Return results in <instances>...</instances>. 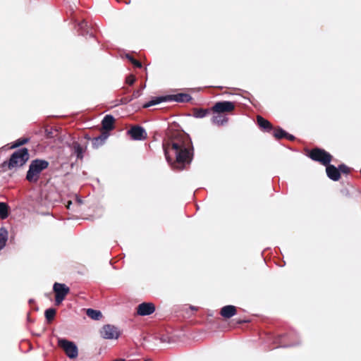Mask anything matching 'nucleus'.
<instances>
[{
  "mask_svg": "<svg viewBox=\"0 0 361 361\" xmlns=\"http://www.w3.org/2000/svg\"><path fill=\"white\" fill-rule=\"evenodd\" d=\"M101 336L105 339H118L121 335L118 329L111 324L104 325L100 330Z\"/></svg>",
  "mask_w": 361,
  "mask_h": 361,
  "instance_id": "obj_7",
  "label": "nucleus"
},
{
  "mask_svg": "<svg viewBox=\"0 0 361 361\" xmlns=\"http://www.w3.org/2000/svg\"><path fill=\"white\" fill-rule=\"evenodd\" d=\"M74 154L78 159H82L83 157V149L78 142H73V144Z\"/></svg>",
  "mask_w": 361,
  "mask_h": 361,
  "instance_id": "obj_20",
  "label": "nucleus"
},
{
  "mask_svg": "<svg viewBox=\"0 0 361 361\" xmlns=\"http://www.w3.org/2000/svg\"><path fill=\"white\" fill-rule=\"evenodd\" d=\"M126 58L132 63L133 61H135V59L133 58L130 55L126 54Z\"/></svg>",
  "mask_w": 361,
  "mask_h": 361,
  "instance_id": "obj_33",
  "label": "nucleus"
},
{
  "mask_svg": "<svg viewBox=\"0 0 361 361\" xmlns=\"http://www.w3.org/2000/svg\"><path fill=\"white\" fill-rule=\"evenodd\" d=\"M340 173H348L349 172V168L345 164H341L338 166Z\"/></svg>",
  "mask_w": 361,
  "mask_h": 361,
  "instance_id": "obj_28",
  "label": "nucleus"
},
{
  "mask_svg": "<svg viewBox=\"0 0 361 361\" xmlns=\"http://www.w3.org/2000/svg\"><path fill=\"white\" fill-rule=\"evenodd\" d=\"M326 171L327 176L334 181H337L341 177L340 171L334 165L329 164L326 165Z\"/></svg>",
  "mask_w": 361,
  "mask_h": 361,
  "instance_id": "obj_11",
  "label": "nucleus"
},
{
  "mask_svg": "<svg viewBox=\"0 0 361 361\" xmlns=\"http://www.w3.org/2000/svg\"><path fill=\"white\" fill-rule=\"evenodd\" d=\"M126 81L128 85H132L135 81V77L133 75H129L127 76Z\"/></svg>",
  "mask_w": 361,
  "mask_h": 361,
  "instance_id": "obj_27",
  "label": "nucleus"
},
{
  "mask_svg": "<svg viewBox=\"0 0 361 361\" xmlns=\"http://www.w3.org/2000/svg\"><path fill=\"white\" fill-rule=\"evenodd\" d=\"M8 235V231L6 228H0V250L6 246Z\"/></svg>",
  "mask_w": 361,
  "mask_h": 361,
  "instance_id": "obj_17",
  "label": "nucleus"
},
{
  "mask_svg": "<svg viewBox=\"0 0 361 361\" xmlns=\"http://www.w3.org/2000/svg\"><path fill=\"white\" fill-rule=\"evenodd\" d=\"M106 137V135L97 137L92 140V145L94 147H98L99 145H102L104 142Z\"/></svg>",
  "mask_w": 361,
  "mask_h": 361,
  "instance_id": "obj_24",
  "label": "nucleus"
},
{
  "mask_svg": "<svg viewBox=\"0 0 361 361\" xmlns=\"http://www.w3.org/2000/svg\"><path fill=\"white\" fill-rule=\"evenodd\" d=\"M170 147H164V154L168 163L171 164L172 159L169 156V151L174 152L176 161L178 164H189L192 161V152L185 145V142L182 140L172 141Z\"/></svg>",
  "mask_w": 361,
  "mask_h": 361,
  "instance_id": "obj_1",
  "label": "nucleus"
},
{
  "mask_svg": "<svg viewBox=\"0 0 361 361\" xmlns=\"http://www.w3.org/2000/svg\"><path fill=\"white\" fill-rule=\"evenodd\" d=\"M294 345L293 344H290V345H281V347H290V346H293Z\"/></svg>",
  "mask_w": 361,
  "mask_h": 361,
  "instance_id": "obj_35",
  "label": "nucleus"
},
{
  "mask_svg": "<svg viewBox=\"0 0 361 361\" xmlns=\"http://www.w3.org/2000/svg\"><path fill=\"white\" fill-rule=\"evenodd\" d=\"M128 134L130 135L131 138L134 140H144L147 137L145 130L138 126H133L128 130Z\"/></svg>",
  "mask_w": 361,
  "mask_h": 361,
  "instance_id": "obj_9",
  "label": "nucleus"
},
{
  "mask_svg": "<svg viewBox=\"0 0 361 361\" xmlns=\"http://www.w3.org/2000/svg\"><path fill=\"white\" fill-rule=\"evenodd\" d=\"M142 94V92L141 90H135L132 94V97L130 98V101L134 99H136V98H138L139 97H140Z\"/></svg>",
  "mask_w": 361,
  "mask_h": 361,
  "instance_id": "obj_29",
  "label": "nucleus"
},
{
  "mask_svg": "<svg viewBox=\"0 0 361 361\" xmlns=\"http://www.w3.org/2000/svg\"><path fill=\"white\" fill-rule=\"evenodd\" d=\"M86 314L89 317L94 320H99L102 317V312L99 310H96L91 308L86 310Z\"/></svg>",
  "mask_w": 361,
  "mask_h": 361,
  "instance_id": "obj_19",
  "label": "nucleus"
},
{
  "mask_svg": "<svg viewBox=\"0 0 361 361\" xmlns=\"http://www.w3.org/2000/svg\"><path fill=\"white\" fill-rule=\"evenodd\" d=\"M209 114L208 109H197L193 111V116L197 118H202L205 117Z\"/></svg>",
  "mask_w": 361,
  "mask_h": 361,
  "instance_id": "obj_21",
  "label": "nucleus"
},
{
  "mask_svg": "<svg viewBox=\"0 0 361 361\" xmlns=\"http://www.w3.org/2000/svg\"><path fill=\"white\" fill-rule=\"evenodd\" d=\"M71 204V202H70L68 203V208H69V207H70V204Z\"/></svg>",
  "mask_w": 361,
  "mask_h": 361,
  "instance_id": "obj_39",
  "label": "nucleus"
},
{
  "mask_svg": "<svg viewBox=\"0 0 361 361\" xmlns=\"http://www.w3.org/2000/svg\"><path fill=\"white\" fill-rule=\"evenodd\" d=\"M29 141V138H27V137H21V138H19L14 143L13 145H12V148H16V147H18L24 144H26L27 142H28Z\"/></svg>",
  "mask_w": 361,
  "mask_h": 361,
  "instance_id": "obj_26",
  "label": "nucleus"
},
{
  "mask_svg": "<svg viewBox=\"0 0 361 361\" xmlns=\"http://www.w3.org/2000/svg\"><path fill=\"white\" fill-rule=\"evenodd\" d=\"M190 308H191L192 310H197V307H193V306H191V307H190Z\"/></svg>",
  "mask_w": 361,
  "mask_h": 361,
  "instance_id": "obj_37",
  "label": "nucleus"
},
{
  "mask_svg": "<svg viewBox=\"0 0 361 361\" xmlns=\"http://www.w3.org/2000/svg\"><path fill=\"white\" fill-rule=\"evenodd\" d=\"M87 26V23L86 21H82L78 24V27L81 30H85V27Z\"/></svg>",
  "mask_w": 361,
  "mask_h": 361,
  "instance_id": "obj_30",
  "label": "nucleus"
},
{
  "mask_svg": "<svg viewBox=\"0 0 361 361\" xmlns=\"http://www.w3.org/2000/svg\"><path fill=\"white\" fill-rule=\"evenodd\" d=\"M114 361H125V360H123V359H119V360H114Z\"/></svg>",
  "mask_w": 361,
  "mask_h": 361,
  "instance_id": "obj_36",
  "label": "nucleus"
},
{
  "mask_svg": "<svg viewBox=\"0 0 361 361\" xmlns=\"http://www.w3.org/2000/svg\"><path fill=\"white\" fill-rule=\"evenodd\" d=\"M257 124L262 129H263L266 131H270L272 129V126H271V123L269 121L264 119L261 116H257Z\"/></svg>",
  "mask_w": 361,
  "mask_h": 361,
  "instance_id": "obj_15",
  "label": "nucleus"
},
{
  "mask_svg": "<svg viewBox=\"0 0 361 361\" xmlns=\"http://www.w3.org/2000/svg\"><path fill=\"white\" fill-rule=\"evenodd\" d=\"M309 156L312 160L319 161L324 166L330 164L331 161V155L322 149H312Z\"/></svg>",
  "mask_w": 361,
  "mask_h": 361,
  "instance_id": "obj_5",
  "label": "nucleus"
},
{
  "mask_svg": "<svg viewBox=\"0 0 361 361\" xmlns=\"http://www.w3.org/2000/svg\"><path fill=\"white\" fill-rule=\"evenodd\" d=\"M114 121L115 119L112 115H106L102 121V128L105 130H111L114 128Z\"/></svg>",
  "mask_w": 361,
  "mask_h": 361,
  "instance_id": "obj_14",
  "label": "nucleus"
},
{
  "mask_svg": "<svg viewBox=\"0 0 361 361\" xmlns=\"http://www.w3.org/2000/svg\"><path fill=\"white\" fill-rule=\"evenodd\" d=\"M142 89L145 88V85H142Z\"/></svg>",
  "mask_w": 361,
  "mask_h": 361,
  "instance_id": "obj_40",
  "label": "nucleus"
},
{
  "mask_svg": "<svg viewBox=\"0 0 361 361\" xmlns=\"http://www.w3.org/2000/svg\"><path fill=\"white\" fill-rule=\"evenodd\" d=\"M46 133H47V137H51V132L48 131V130H46Z\"/></svg>",
  "mask_w": 361,
  "mask_h": 361,
  "instance_id": "obj_34",
  "label": "nucleus"
},
{
  "mask_svg": "<svg viewBox=\"0 0 361 361\" xmlns=\"http://www.w3.org/2000/svg\"><path fill=\"white\" fill-rule=\"evenodd\" d=\"M163 102H168L167 96L156 97V98L152 99L151 101H149V102L143 105V107L144 108H148V107H150L152 106L160 104V103H161Z\"/></svg>",
  "mask_w": 361,
  "mask_h": 361,
  "instance_id": "obj_18",
  "label": "nucleus"
},
{
  "mask_svg": "<svg viewBox=\"0 0 361 361\" xmlns=\"http://www.w3.org/2000/svg\"><path fill=\"white\" fill-rule=\"evenodd\" d=\"M185 145H189V143H187V145L185 144ZM188 147H189L188 146H187ZM190 150H191L190 148H188ZM192 152V151H190Z\"/></svg>",
  "mask_w": 361,
  "mask_h": 361,
  "instance_id": "obj_38",
  "label": "nucleus"
},
{
  "mask_svg": "<svg viewBox=\"0 0 361 361\" xmlns=\"http://www.w3.org/2000/svg\"><path fill=\"white\" fill-rule=\"evenodd\" d=\"M49 166V162L44 159L32 160L27 172L26 179L30 183H37L42 171Z\"/></svg>",
  "mask_w": 361,
  "mask_h": 361,
  "instance_id": "obj_2",
  "label": "nucleus"
},
{
  "mask_svg": "<svg viewBox=\"0 0 361 361\" xmlns=\"http://www.w3.org/2000/svg\"><path fill=\"white\" fill-rule=\"evenodd\" d=\"M211 121L213 124L224 126L228 123V118L224 116L216 115L212 116Z\"/></svg>",
  "mask_w": 361,
  "mask_h": 361,
  "instance_id": "obj_16",
  "label": "nucleus"
},
{
  "mask_svg": "<svg viewBox=\"0 0 361 361\" xmlns=\"http://www.w3.org/2000/svg\"><path fill=\"white\" fill-rule=\"evenodd\" d=\"M142 89L145 88V85H142Z\"/></svg>",
  "mask_w": 361,
  "mask_h": 361,
  "instance_id": "obj_41",
  "label": "nucleus"
},
{
  "mask_svg": "<svg viewBox=\"0 0 361 361\" xmlns=\"http://www.w3.org/2000/svg\"><path fill=\"white\" fill-rule=\"evenodd\" d=\"M8 205L5 202H0V217L5 219L8 217Z\"/></svg>",
  "mask_w": 361,
  "mask_h": 361,
  "instance_id": "obj_22",
  "label": "nucleus"
},
{
  "mask_svg": "<svg viewBox=\"0 0 361 361\" xmlns=\"http://www.w3.org/2000/svg\"><path fill=\"white\" fill-rule=\"evenodd\" d=\"M29 159V153L27 148H21L16 151L11 156L8 161H5L3 166L8 169L18 168L23 166Z\"/></svg>",
  "mask_w": 361,
  "mask_h": 361,
  "instance_id": "obj_3",
  "label": "nucleus"
},
{
  "mask_svg": "<svg viewBox=\"0 0 361 361\" xmlns=\"http://www.w3.org/2000/svg\"><path fill=\"white\" fill-rule=\"evenodd\" d=\"M58 345L63 348L66 355L70 359H74L78 357V349L73 341H68L65 338H59L58 340Z\"/></svg>",
  "mask_w": 361,
  "mask_h": 361,
  "instance_id": "obj_4",
  "label": "nucleus"
},
{
  "mask_svg": "<svg viewBox=\"0 0 361 361\" xmlns=\"http://www.w3.org/2000/svg\"><path fill=\"white\" fill-rule=\"evenodd\" d=\"M132 63H133L135 66H136V67H137V68H141V67H142V63H141L140 61H137V60H135V61H133L132 62Z\"/></svg>",
  "mask_w": 361,
  "mask_h": 361,
  "instance_id": "obj_31",
  "label": "nucleus"
},
{
  "mask_svg": "<svg viewBox=\"0 0 361 361\" xmlns=\"http://www.w3.org/2000/svg\"><path fill=\"white\" fill-rule=\"evenodd\" d=\"M55 293V302L56 305H60L69 293L70 288L64 283H55L53 286Z\"/></svg>",
  "mask_w": 361,
  "mask_h": 361,
  "instance_id": "obj_6",
  "label": "nucleus"
},
{
  "mask_svg": "<svg viewBox=\"0 0 361 361\" xmlns=\"http://www.w3.org/2000/svg\"><path fill=\"white\" fill-rule=\"evenodd\" d=\"M236 307L233 305H226L221 309V315L226 318L229 319L236 314Z\"/></svg>",
  "mask_w": 361,
  "mask_h": 361,
  "instance_id": "obj_13",
  "label": "nucleus"
},
{
  "mask_svg": "<svg viewBox=\"0 0 361 361\" xmlns=\"http://www.w3.org/2000/svg\"><path fill=\"white\" fill-rule=\"evenodd\" d=\"M145 361H147V360H145Z\"/></svg>",
  "mask_w": 361,
  "mask_h": 361,
  "instance_id": "obj_42",
  "label": "nucleus"
},
{
  "mask_svg": "<svg viewBox=\"0 0 361 361\" xmlns=\"http://www.w3.org/2000/svg\"><path fill=\"white\" fill-rule=\"evenodd\" d=\"M286 135H287V133L285 130H283L282 128H280L276 129L274 133V136L276 139H281V138L286 137Z\"/></svg>",
  "mask_w": 361,
  "mask_h": 361,
  "instance_id": "obj_25",
  "label": "nucleus"
},
{
  "mask_svg": "<svg viewBox=\"0 0 361 361\" xmlns=\"http://www.w3.org/2000/svg\"><path fill=\"white\" fill-rule=\"evenodd\" d=\"M155 311L154 304L151 302H142L137 307V313L140 316L150 315Z\"/></svg>",
  "mask_w": 361,
  "mask_h": 361,
  "instance_id": "obj_10",
  "label": "nucleus"
},
{
  "mask_svg": "<svg viewBox=\"0 0 361 361\" xmlns=\"http://www.w3.org/2000/svg\"><path fill=\"white\" fill-rule=\"evenodd\" d=\"M234 109V103L229 101L218 102L212 106L213 112L217 114L230 112L232 111Z\"/></svg>",
  "mask_w": 361,
  "mask_h": 361,
  "instance_id": "obj_8",
  "label": "nucleus"
},
{
  "mask_svg": "<svg viewBox=\"0 0 361 361\" xmlns=\"http://www.w3.org/2000/svg\"><path fill=\"white\" fill-rule=\"evenodd\" d=\"M286 137L290 140H293L295 139V137L293 135L288 134V133L287 135H286Z\"/></svg>",
  "mask_w": 361,
  "mask_h": 361,
  "instance_id": "obj_32",
  "label": "nucleus"
},
{
  "mask_svg": "<svg viewBox=\"0 0 361 361\" xmlns=\"http://www.w3.org/2000/svg\"><path fill=\"white\" fill-rule=\"evenodd\" d=\"M168 102H188L192 99V97L185 93H178L176 94L167 95Z\"/></svg>",
  "mask_w": 361,
  "mask_h": 361,
  "instance_id": "obj_12",
  "label": "nucleus"
},
{
  "mask_svg": "<svg viewBox=\"0 0 361 361\" xmlns=\"http://www.w3.org/2000/svg\"><path fill=\"white\" fill-rule=\"evenodd\" d=\"M56 314V310L54 308H49L45 310L44 315L48 322L54 319Z\"/></svg>",
  "mask_w": 361,
  "mask_h": 361,
  "instance_id": "obj_23",
  "label": "nucleus"
}]
</instances>
